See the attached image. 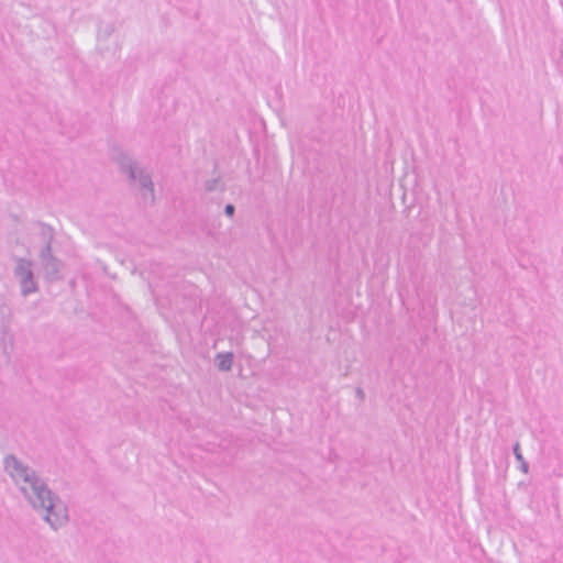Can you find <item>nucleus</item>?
<instances>
[{"label": "nucleus", "mask_w": 563, "mask_h": 563, "mask_svg": "<svg viewBox=\"0 0 563 563\" xmlns=\"http://www.w3.org/2000/svg\"><path fill=\"white\" fill-rule=\"evenodd\" d=\"M3 465L33 509L45 511L43 519L52 529L57 530L67 523V506L58 495L48 488L33 468L23 464L12 454L4 457Z\"/></svg>", "instance_id": "nucleus-1"}, {"label": "nucleus", "mask_w": 563, "mask_h": 563, "mask_svg": "<svg viewBox=\"0 0 563 563\" xmlns=\"http://www.w3.org/2000/svg\"><path fill=\"white\" fill-rule=\"evenodd\" d=\"M114 159L120 166L121 172L126 174L131 181H137L140 187L146 190L151 198L154 199V184L151 176L137 167L133 158L124 152H119Z\"/></svg>", "instance_id": "nucleus-2"}, {"label": "nucleus", "mask_w": 563, "mask_h": 563, "mask_svg": "<svg viewBox=\"0 0 563 563\" xmlns=\"http://www.w3.org/2000/svg\"><path fill=\"white\" fill-rule=\"evenodd\" d=\"M32 266L33 262L30 260L19 257L15 261L13 275L19 280L21 294L24 297L38 290Z\"/></svg>", "instance_id": "nucleus-3"}, {"label": "nucleus", "mask_w": 563, "mask_h": 563, "mask_svg": "<svg viewBox=\"0 0 563 563\" xmlns=\"http://www.w3.org/2000/svg\"><path fill=\"white\" fill-rule=\"evenodd\" d=\"M45 279L49 282L59 280L62 278L63 263L49 252L48 255L38 253Z\"/></svg>", "instance_id": "nucleus-4"}, {"label": "nucleus", "mask_w": 563, "mask_h": 563, "mask_svg": "<svg viewBox=\"0 0 563 563\" xmlns=\"http://www.w3.org/2000/svg\"><path fill=\"white\" fill-rule=\"evenodd\" d=\"M37 224L40 228L38 238H40L41 242L43 243V246L40 250V253H44V254L48 255L49 252H52V243L54 241L55 230L52 225L46 224L44 222H38Z\"/></svg>", "instance_id": "nucleus-5"}, {"label": "nucleus", "mask_w": 563, "mask_h": 563, "mask_svg": "<svg viewBox=\"0 0 563 563\" xmlns=\"http://www.w3.org/2000/svg\"><path fill=\"white\" fill-rule=\"evenodd\" d=\"M234 355L232 352L218 353L216 355V364L219 371L228 372L232 368Z\"/></svg>", "instance_id": "nucleus-6"}, {"label": "nucleus", "mask_w": 563, "mask_h": 563, "mask_svg": "<svg viewBox=\"0 0 563 563\" xmlns=\"http://www.w3.org/2000/svg\"><path fill=\"white\" fill-rule=\"evenodd\" d=\"M218 184H219V178L208 179L205 183V189L209 192L214 191L218 187Z\"/></svg>", "instance_id": "nucleus-7"}, {"label": "nucleus", "mask_w": 563, "mask_h": 563, "mask_svg": "<svg viewBox=\"0 0 563 563\" xmlns=\"http://www.w3.org/2000/svg\"><path fill=\"white\" fill-rule=\"evenodd\" d=\"M512 451H514V455L516 457V460L519 462V461H522L525 460L523 456H522V453H521V450H520V444L519 442H516L514 448H512Z\"/></svg>", "instance_id": "nucleus-8"}, {"label": "nucleus", "mask_w": 563, "mask_h": 563, "mask_svg": "<svg viewBox=\"0 0 563 563\" xmlns=\"http://www.w3.org/2000/svg\"><path fill=\"white\" fill-rule=\"evenodd\" d=\"M235 213V207L232 203H228L224 207V214L229 218H233Z\"/></svg>", "instance_id": "nucleus-9"}, {"label": "nucleus", "mask_w": 563, "mask_h": 563, "mask_svg": "<svg viewBox=\"0 0 563 563\" xmlns=\"http://www.w3.org/2000/svg\"><path fill=\"white\" fill-rule=\"evenodd\" d=\"M519 462H520V467H519V468H520L525 474H527V473L529 472V464H528L525 460L519 461Z\"/></svg>", "instance_id": "nucleus-10"}, {"label": "nucleus", "mask_w": 563, "mask_h": 563, "mask_svg": "<svg viewBox=\"0 0 563 563\" xmlns=\"http://www.w3.org/2000/svg\"><path fill=\"white\" fill-rule=\"evenodd\" d=\"M356 396H357V398H358L360 400H364V398H365V394H364V391H363V389H362V388H360V387H358V388H356Z\"/></svg>", "instance_id": "nucleus-11"}]
</instances>
